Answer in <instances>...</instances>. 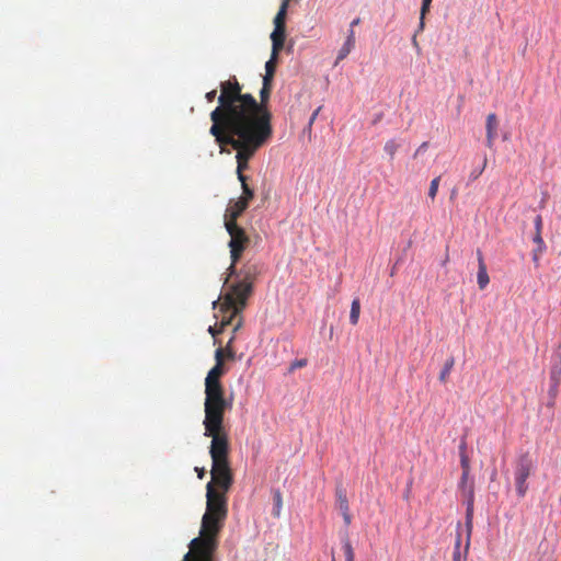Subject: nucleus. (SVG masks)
<instances>
[{
    "label": "nucleus",
    "instance_id": "f257e3e1",
    "mask_svg": "<svg viewBox=\"0 0 561 561\" xmlns=\"http://www.w3.org/2000/svg\"><path fill=\"white\" fill-rule=\"evenodd\" d=\"M272 88L262 87L260 102L250 93H242V85L236 77L220 82L218 106L210 113V119L273 135L272 113L267 107Z\"/></svg>",
    "mask_w": 561,
    "mask_h": 561
},
{
    "label": "nucleus",
    "instance_id": "f03ea898",
    "mask_svg": "<svg viewBox=\"0 0 561 561\" xmlns=\"http://www.w3.org/2000/svg\"><path fill=\"white\" fill-rule=\"evenodd\" d=\"M206 512L202 518L199 536L190 543L182 561H213L218 548V536L228 514L226 493H206Z\"/></svg>",
    "mask_w": 561,
    "mask_h": 561
},
{
    "label": "nucleus",
    "instance_id": "7ed1b4c3",
    "mask_svg": "<svg viewBox=\"0 0 561 561\" xmlns=\"http://www.w3.org/2000/svg\"><path fill=\"white\" fill-rule=\"evenodd\" d=\"M210 121L213 124L209 128V134L221 149L226 146H231L236 150L238 180H247L243 172L249 168V161L272 136L219 119Z\"/></svg>",
    "mask_w": 561,
    "mask_h": 561
},
{
    "label": "nucleus",
    "instance_id": "20e7f679",
    "mask_svg": "<svg viewBox=\"0 0 561 561\" xmlns=\"http://www.w3.org/2000/svg\"><path fill=\"white\" fill-rule=\"evenodd\" d=\"M227 410L228 409L204 410V435L211 437L209 448L211 461L228 460L229 440L228 434L224 428V416Z\"/></svg>",
    "mask_w": 561,
    "mask_h": 561
},
{
    "label": "nucleus",
    "instance_id": "39448f33",
    "mask_svg": "<svg viewBox=\"0 0 561 561\" xmlns=\"http://www.w3.org/2000/svg\"><path fill=\"white\" fill-rule=\"evenodd\" d=\"M221 347L215 352V366L208 371L205 378V402L204 410L230 409L231 401L225 397V388L220 378L225 375Z\"/></svg>",
    "mask_w": 561,
    "mask_h": 561
},
{
    "label": "nucleus",
    "instance_id": "423d86ee",
    "mask_svg": "<svg viewBox=\"0 0 561 561\" xmlns=\"http://www.w3.org/2000/svg\"><path fill=\"white\" fill-rule=\"evenodd\" d=\"M227 232L230 236L229 248H230V259L231 264L228 268L229 277L236 273V265L241 259L243 251L248 248L250 243V238L247 234L245 230L240 227L238 224H226L225 226Z\"/></svg>",
    "mask_w": 561,
    "mask_h": 561
},
{
    "label": "nucleus",
    "instance_id": "0eeeda50",
    "mask_svg": "<svg viewBox=\"0 0 561 561\" xmlns=\"http://www.w3.org/2000/svg\"><path fill=\"white\" fill-rule=\"evenodd\" d=\"M253 288L245 283L236 282L222 296V302L226 308H233L234 314H240L248 304L249 297L252 295Z\"/></svg>",
    "mask_w": 561,
    "mask_h": 561
},
{
    "label": "nucleus",
    "instance_id": "6e6552de",
    "mask_svg": "<svg viewBox=\"0 0 561 561\" xmlns=\"http://www.w3.org/2000/svg\"><path fill=\"white\" fill-rule=\"evenodd\" d=\"M211 480L206 485V491H217L214 485H217L224 491L231 486L232 474L228 460L213 461L211 466Z\"/></svg>",
    "mask_w": 561,
    "mask_h": 561
},
{
    "label": "nucleus",
    "instance_id": "1a4fd4ad",
    "mask_svg": "<svg viewBox=\"0 0 561 561\" xmlns=\"http://www.w3.org/2000/svg\"><path fill=\"white\" fill-rule=\"evenodd\" d=\"M535 470V460L529 454H523L518 457L515 470V484L518 491H526L528 485L526 480Z\"/></svg>",
    "mask_w": 561,
    "mask_h": 561
},
{
    "label": "nucleus",
    "instance_id": "9d476101",
    "mask_svg": "<svg viewBox=\"0 0 561 561\" xmlns=\"http://www.w3.org/2000/svg\"><path fill=\"white\" fill-rule=\"evenodd\" d=\"M219 311L221 312L220 327L225 329L228 325H233V334L242 327L243 318L242 314H234L233 308H226L224 304L220 305Z\"/></svg>",
    "mask_w": 561,
    "mask_h": 561
},
{
    "label": "nucleus",
    "instance_id": "9b49d317",
    "mask_svg": "<svg viewBox=\"0 0 561 561\" xmlns=\"http://www.w3.org/2000/svg\"><path fill=\"white\" fill-rule=\"evenodd\" d=\"M260 274V266L254 262H247L239 272L236 271L233 275L241 277L238 282L245 283L253 288V284Z\"/></svg>",
    "mask_w": 561,
    "mask_h": 561
},
{
    "label": "nucleus",
    "instance_id": "f8f14e48",
    "mask_svg": "<svg viewBox=\"0 0 561 561\" xmlns=\"http://www.w3.org/2000/svg\"><path fill=\"white\" fill-rule=\"evenodd\" d=\"M249 204L238 198L237 201H231L225 215V225L226 224H237L238 218L242 215V213L248 208Z\"/></svg>",
    "mask_w": 561,
    "mask_h": 561
},
{
    "label": "nucleus",
    "instance_id": "ddd939ff",
    "mask_svg": "<svg viewBox=\"0 0 561 561\" xmlns=\"http://www.w3.org/2000/svg\"><path fill=\"white\" fill-rule=\"evenodd\" d=\"M499 121L494 113H490L486 116L485 129H486V147L492 149L494 146V140L497 136Z\"/></svg>",
    "mask_w": 561,
    "mask_h": 561
},
{
    "label": "nucleus",
    "instance_id": "4468645a",
    "mask_svg": "<svg viewBox=\"0 0 561 561\" xmlns=\"http://www.w3.org/2000/svg\"><path fill=\"white\" fill-rule=\"evenodd\" d=\"M477 260H478V274L477 282L478 286L481 290H483L490 283V277L486 270V264L484 262V257L481 250H477Z\"/></svg>",
    "mask_w": 561,
    "mask_h": 561
},
{
    "label": "nucleus",
    "instance_id": "2eb2a0df",
    "mask_svg": "<svg viewBox=\"0 0 561 561\" xmlns=\"http://www.w3.org/2000/svg\"><path fill=\"white\" fill-rule=\"evenodd\" d=\"M356 43L355 31L348 30V34L345 43L340 48L334 65L337 66L342 60H344L348 54L354 49Z\"/></svg>",
    "mask_w": 561,
    "mask_h": 561
},
{
    "label": "nucleus",
    "instance_id": "dca6fc26",
    "mask_svg": "<svg viewBox=\"0 0 561 561\" xmlns=\"http://www.w3.org/2000/svg\"><path fill=\"white\" fill-rule=\"evenodd\" d=\"M285 37L286 27L274 26V30L271 34L272 51H274V55H278L279 51L283 49Z\"/></svg>",
    "mask_w": 561,
    "mask_h": 561
},
{
    "label": "nucleus",
    "instance_id": "f3484780",
    "mask_svg": "<svg viewBox=\"0 0 561 561\" xmlns=\"http://www.w3.org/2000/svg\"><path fill=\"white\" fill-rule=\"evenodd\" d=\"M472 514H473V494L470 493L467 500V513H466V527H467V541H466V551L469 549L470 545V534L472 530Z\"/></svg>",
    "mask_w": 561,
    "mask_h": 561
},
{
    "label": "nucleus",
    "instance_id": "a211bd4d",
    "mask_svg": "<svg viewBox=\"0 0 561 561\" xmlns=\"http://www.w3.org/2000/svg\"><path fill=\"white\" fill-rule=\"evenodd\" d=\"M337 507L343 516L346 526H350L352 516L348 512V500L345 493H340L337 497Z\"/></svg>",
    "mask_w": 561,
    "mask_h": 561
},
{
    "label": "nucleus",
    "instance_id": "6ab92c4d",
    "mask_svg": "<svg viewBox=\"0 0 561 561\" xmlns=\"http://www.w3.org/2000/svg\"><path fill=\"white\" fill-rule=\"evenodd\" d=\"M287 0L282 1L279 10L274 18V26L286 27V15H287Z\"/></svg>",
    "mask_w": 561,
    "mask_h": 561
},
{
    "label": "nucleus",
    "instance_id": "aec40b11",
    "mask_svg": "<svg viewBox=\"0 0 561 561\" xmlns=\"http://www.w3.org/2000/svg\"><path fill=\"white\" fill-rule=\"evenodd\" d=\"M359 314H360V302H359L358 298H355L352 301L351 312H350V322L353 325H356L358 323Z\"/></svg>",
    "mask_w": 561,
    "mask_h": 561
},
{
    "label": "nucleus",
    "instance_id": "412c9836",
    "mask_svg": "<svg viewBox=\"0 0 561 561\" xmlns=\"http://www.w3.org/2000/svg\"><path fill=\"white\" fill-rule=\"evenodd\" d=\"M460 466L462 469L461 486L466 488V482L470 472V460L468 455L460 456Z\"/></svg>",
    "mask_w": 561,
    "mask_h": 561
},
{
    "label": "nucleus",
    "instance_id": "4be33fe9",
    "mask_svg": "<svg viewBox=\"0 0 561 561\" xmlns=\"http://www.w3.org/2000/svg\"><path fill=\"white\" fill-rule=\"evenodd\" d=\"M400 146H401V144L394 138L386 141V144L383 146V150L389 156L390 160H393Z\"/></svg>",
    "mask_w": 561,
    "mask_h": 561
},
{
    "label": "nucleus",
    "instance_id": "5701e85b",
    "mask_svg": "<svg viewBox=\"0 0 561 561\" xmlns=\"http://www.w3.org/2000/svg\"><path fill=\"white\" fill-rule=\"evenodd\" d=\"M454 365H455L454 357H450V358H448L446 360V363H445V365H444V367L440 370L439 376H438V379H439L440 382H446L447 381Z\"/></svg>",
    "mask_w": 561,
    "mask_h": 561
},
{
    "label": "nucleus",
    "instance_id": "b1692460",
    "mask_svg": "<svg viewBox=\"0 0 561 561\" xmlns=\"http://www.w3.org/2000/svg\"><path fill=\"white\" fill-rule=\"evenodd\" d=\"M242 187V195L239 197L245 203H250L254 197V191L248 185L247 180L240 181Z\"/></svg>",
    "mask_w": 561,
    "mask_h": 561
},
{
    "label": "nucleus",
    "instance_id": "393cba45",
    "mask_svg": "<svg viewBox=\"0 0 561 561\" xmlns=\"http://www.w3.org/2000/svg\"><path fill=\"white\" fill-rule=\"evenodd\" d=\"M277 56L272 51L271 58L265 64V73H268V76L275 75Z\"/></svg>",
    "mask_w": 561,
    "mask_h": 561
},
{
    "label": "nucleus",
    "instance_id": "a878e982",
    "mask_svg": "<svg viewBox=\"0 0 561 561\" xmlns=\"http://www.w3.org/2000/svg\"><path fill=\"white\" fill-rule=\"evenodd\" d=\"M439 182H440V175L434 178L431 181L430 188H428V197L432 201H434L436 198V195H437V192H438V187H439Z\"/></svg>",
    "mask_w": 561,
    "mask_h": 561
},
{
    "label": "nucleus",
    "instance_id": "bb28decb",
    "mask_svg": "<svg viewBox=\"0 0 561 561\" xmlns=\"http://www.w3.org/2000/svg\"><path fill=\"white\" fill-rule=\"evenodd\" d=\"M460 545H461V535L458 534L455 550L453 553V561H466V556H462L460 552Z\"/></svg>",
    "mask_w": 561,
    "mask_h": 561
},
{
    "label": "nucleus",
    "instance_id": "cd10ccee",
    "mask_svg": "<svg viewBox=\"0 0 561 561\" xmlns=\"http://www.w3.org/2000/svg\"><path fill=\"white\" fill-rule=\"evenodd\" d=\"M233 340H234V335H232V336L229 339V341H228V343H227L226 347H225V348H222V350L225 351V352H224V354H222V359H224V360H225V358H228V359H233V358H234V351H233V348H232Z\"/></svg>",
    "mask_w": 561,
    "mask_h": 561
},
{
    "label": "nucleus",
    "instance_id": "c85d7f7f",
    "mask_svg": "<svg viewBox=\"0 0 561 561\" xmlns=\"http://www.w3.org/2000/svg\"><path fill=\"white\" fill-rule=\"evenodd\" d=\"M431 2H432V0H422L421 18H420V20H421L420 21L421 28H423V26H424V18H425V14L430 10Z\"/></svg>",
    "mask_w": 561,
    "mask_h": 561
},
{
    "label": "nucleus",
    "instance_id": "c756f323",
    "mask_svg": "<svg viewBox=\"0 0 561 561\" xmlns=\"http://www.w3.org/2000/svg\"><path fill=\"white\" fill-rule=\"evenodd\" d=\"M343 550H344V554H345V561H354V550L348 540H345V542L343 545Z\"/></svg>",
    "mask_w": 561,
    "mask_h": 561
},
{
    "label": "nucleus",
    "instance_id": "7c9ffc66",
    "mask_svg": "<svg viewBox=\"0 0 561 561\" xmlns=\"http://www.w3.org/2000/svg\"><path fill=\"white\" fill-rule=\"evenodd\" d=\"M561 380V368L558 366H554L551 369V381L554 383V387L558 388Z\"/></svg>",
    "mask_w": 561,
    "mask_h": 561
},
{
    "label": "nucleus",
    "instance_id": "2f4dec72",
    "mask_svg": "<svg viewBox=\"0 0 561 561\" xmlns=\"http://www.w3.org/2000/svg\"><path fill=\"white\" fill-rule=\"evenodd\" d=\"M534 242L536 243L537 248L538 249V252L539 253H543V251L546 250V244H545V241L541 237V233H535L534 236Z\"/></svg>",
    "mask_w": 561,
    "mask_h": 561
},
{
    "label": "nucleus",
    "instance_id": "473e14b6",
    "mask_svg": "<svg viewBox=\"0 0 561 561\" xmlns=\"http://www.w3.org/2000/svg\"><path fill=\"white\" fill-rule=\"evenodd\" d=\"M307 364H308V360L306 358L296 359L290 364L289 371L293 373L294 370H296L298 368H302V367L307 366Z\"/></svg>",
    "mask_w": 561,
    "mask_h": 561
},
{
    "label": "nucleus",
    "instance_id": "72a5a7b5",
    "mask_svg": "<svg viewBox=\"0 0 561 561\" xmlns=\"http://www.w3.org/2000/svg\"><path fill=\"white\" fill-rule=\"evenodd\" d=\"M280 507H282V497H280V493H276L275 496H274V515L275 516H278L279 513H280Z\"/></svg>",
    "mask_w": 561,
    "mask_h": 561
},
{
    "label": "nucleus",
    "instance_id": "f704fd0d",
    "mask_svg": "<svg viewBox=\"0 0 561 561\" xmlns=\"http://www.w3.org/2000/svg\"><path fill=\"white\" fill-rule=\"evenodd\" d=\"M535 224V233H541L542 232V217L541 215H537L534 220Z\"/></svg>",
    "mask_w": 561,
    "mask_h": 561
},
{
    "label": "nucleus",
    "instance_id": "c9c22d12",
    "mask_svg": "<svg viewBox=\"0 0 561 561\" xmlns=\"http://www.w3.org/2000/svg\"><path fill=\"white\" fill-rule=\"evenodd\" d=\"M273 78H274V76H268V73H265L263 76V85L262 87L272 88Z\"/></svg>",
    "mask_w": 561,
    "mask_h": 561
},
{
    "label": "nucleus",
    "instance_id": "e433bc0d",
    "mask_svg": "<svg viewBox=\"0 0 561 561\" xmlns=\"http://www.w3.org/2000/svg\"><path fill=\"white\" fill-rule=\"evenodd\" d=\"M216 96H217V90H211V91H209V92H207V93L205 94V99H206V100H207V102H209V103L214 102V101H215V99H216Z\"/></svg>",
    "mask_w": 561,
    "mask_h": 561
},
{
    "label": "nucleus",
    "instance_id": "4c0bfd02",
    "mask_svg": "<svg viewBox=\"0 0 561 561\" xmlns=\"http://www.w3.org/2000/svg\"><path fill=\"white\" fill-rule=\"evenodd\" d=\"M222 331H224V329H221V327H220V325H219V329H216V327H209V328H208V332H209L213 336H216V335L220 334Z\"/></svg>",
    "mask_w": 561,
    "mask_h": 561
},
{
    "label": "nucleus",
    "instance_id": "58836bf2",
    "mask_svg": "<svg viewBox=\"0 0 561 561\" xmlns=\"http://www.w3.org/2000/svg\"><path fill=\"white\" fill-rule=\"evenodd\" d=\"M467 455V443L462 440L459 445V456Z\"/></svg>",
    "mask_w": 561,
    "mask_h": 561
},
{
    "label": "nucleus",
    "instance_id": "ea45409f",
    "mask_svg": "<svg viewBox=\"0 0 561 561\" xmlns=\"http://www.w3.org/2000/svg\"><path fill=\"white\" fill-rule=\"evenodd\" d=\"M541 254L542 253L538 252V249H534V251H533V260H534L535 263H538Z\"/></svg>",
    "mask_w": 561,
    "mask_h": 561
},
{
    "label": "nucleus",
    "instance_id": "a19ab883",
    "mask_svg": "<svg viewBox=\"0 0 561 561\" xmlns=\"http://www.w3.org/2000/svg\"><path fill=\"white\" fill-rule=\"evenodd\" d=\"M320 110H321V108H320V107H318V108L312 113V115H311V117H310V121H309V125H312V124H313V122L316 121V118H317V116H318V114H319Z\"/></svg>",
    "mask_w": 561,
    "mask_h": 561
},
{
    "label": "nucleus",
    "instance_id": "79ce46f5",
    "mask_svg": "<svg viewBox=\"0 0 561 561\" xmlns=\"http://www.w3.org/2000/svg\"><path fill=\"white\" fill-rule=\"evenodd\" d=\"M427 148V142H423L415 151L414 157H416L422 150H425Z\"/></svg>",
    "mask_w": 561,
    "mask_h": 561
},
{
    "label": "nucleus",
    "instance_id": "37998d69",
    "mask_svg": "<svg viewBox=\"0 0 561 561\" xmlns=\"http://www.w3.org/2000/svg\"><path fill=\"white\" fill-rule=\"evenodd\" d=\"M359 23H360V19H359V18L354 19V20L351 22L350 30H354V27H355L356 25H358Z\"/></svg>",
    "mask_w": 561,
    "mask_h": 561
},
{
    "label": "nucleus",
    "instance_id": "c03bdc74",
    "mask_svg": "<svg viewBox=\"0 0 561 561\" xmlns=\"http://www.w3.org/2000/svg\"><path fill=\"white\" fill-rule=\"evenodd\" d=\"M557 391H558V388L554 387V383H552L551 388H550V394L552 398L556 397L557 394Z\"/></svg>",
    "mask_w": 561,
    "mask_h": 561
},
{
    "label": "nucleus",
    "instance_id": "a18cd8bd",
    "mask_svg": "<svg viewBox=\"0 0 561 561\" xmlns=\"http://www.w3.org/2000/svg\"><path fill=\"white\" fill-rule=\"evenodd\" d=\"M196 471H197V473H198V478H199V479H203V478H204V476H205V472H206V471H205V469H198V468H196Z\"/></svg>",
    "mask_w": 561,
    "mask_h": 561
},
{
    "label": "nucleus",
    "instance_id": "49530a36",
    "mask_svg": "<svg viewBox=\"0 0 561 561\" xmlns=\"http://www.w3.org/2000/svg\"><path fill=\"white\" fill-rule=\"evenodd\" d=\"M481 174H482V171H479V172L477 173V175H474V179H478V176H480Z\"/></svg>",
    "mask_w": 561,
    "mask_h": 561
},
{
    "label": "nucleus",
    "instance_id": "de8ad7c7",
    "mask_svg": "<svg viewBox=\"0 0 561 561\" xmlns=\"http://www.w3.org/2000/svg\"><path fill=\"white\" fill-rule=\"evenodd\" d=\"M481 174H482V171H479V172L477 173V175H474V179H478V176H480Z\"/></svg>",
    "mask_w": 561,
    "mask_h": 561
},
{
    "label": "nucleus",
    "instance_id": "09e8293b",
    "mask_svg": "<svg viewBox=\"0 0 561 561\" xmlns=\"http://www.w3.org/2000/svg\"><path fill=\"white\" fill-rule=\"evenodd\" d=\"M481 174H482V171H479V172L477 173V175H474V179H478V176H480Z\"/></svg>",
    "mask_w": 561,
    "mask_h": 561
},
{
    "label": "nucleus",
    "instance_id": "8fccbe9b",
    "mask_svg": "<svg viewBox=\"0 0 561 561\" xmlns=\"http://www.w3.org/2000/svg\"><path fill=\"white\" fill-rule=\"evenodd\" d=\"M481 174H482V171H479V172L477 173V175H474V179H478V176H480Z\"/></svg>",
    "mask_w": 561,
    "mask_h": 561
},
{
    "label": "nucleus",
    "instance_id": "3c124183",
    "mask_svg": "<svg viewBox=\"0 0 561 561\" xmlns=\"http://www.w3.org/2000/svg\"><path fill=\"white\" fill-rule=\"evenodd\" d=\"M485 165H486V159H484V162H483V168H482V170H483V169L485 168Z\"/></svg>",
    "mask_w": 561,
    "mask_h": 561
},
{
    "label": "nucleus",
    "instance_id": "603ef678",
    "mask_svg": "<svg viewBox=\"0 0 561 561\" xmlns=\"http://www.w3.org/2000/svg\"><path fill=\"white\" fill-rule=\"evenodd\" d=\"M334 561V560H333Z\"/></svg>",
    "mask_w": 561,
    "mask_h": 561
}]
</instances>
